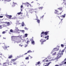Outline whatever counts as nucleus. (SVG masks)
<instances>
[{
	"instance_id": "f257e3e1",
	"label": "nucleus",
	"mask_w": 66,
	"mask_h": 66,
	"mask_svg": "<svg viewBox=\"0 0 66 66\" xmlns=\"http://www.w3.org/2000/svg\"><path fill=\"white\" fill-rule=\"evenodd\" d=\"M21 36H22V35H21L20 36H11V38L12 39H13V37H19V38L21 39Z\"/></svg>"
},
{
	"instance_id": "f03ea898",
	"label": "nucleus",
	"mask_w": 66,
	"mask_h": 66,
	"mask_svg": "<svg viewBox=\"0 0 66 66\" xmlns=\"http://www.w3.org/2000/svg\"><path fill=\"white\" fill-rule=\"evenodd\" d=\"M17 57H18L17 58H16L15 59L12 60V61H16V60L17 59H18V58H20V57H21V56H18Z\"/></svg>"
},
{
	"instance_id": "7ed1b4c3",
	"label": "nucleus",
	"mask_w": 66,
	"mask_h": 66,
	"mask_svg": "<svg viewBox=\"0 0 66 66\" xmlns=\"http://www.w3.org/2000/svg\"><path fill=\"white\" fill-rule=\"evenodd\" d=\"M57 59H59V58H60V57H61V56L60 55V53H59L57 54Z\"/></svg>"
},
{
	"instance_id": "20e7f679",
	"label": "nucleus",
	"mask_w": 66,
	"mask_h": 66,
	"mask_svg": "<svg viewBox=\"0 0 66 66\" xmlns=\"http://www.w3.org/2000/svg\"><path fill=\"white\" fill-rule=\"evenodd\" d=\"M59 48H54L53 49V50H54L55 51H57L58 50H59Z\"/></svg>"
},
{
	"instance_id": "39448f33",
	"label": "nucleus",
	"mask_w": 66,
	"mask_h": 66,
	"mask_svg": "<svg viewBox=\"0 0 66 66\" xmlns=\"http://www.w3.org/2000/svg\"><path fill=\"white\" fill-rule=\"evenodd\" d=\"M59 12V11H57V10H55V14H57V15H60V14H58L57 13H58Z\"/></svg>"
},
{
	"instance_id": "423d86ee",
	"label": "nucleus",
	"mask_w": 66,
	"mask_h": 66,
	"mask_svg": "<svg viewBox=\"0 0 66 66\" xmlns=\"http://www.w3.org/2000/svg\"><path fill=\"white\" fill-rule=\"evenodd\" d=\"M13 3H14V4L12 5V7H14V6H15L16 5V4H17V3H14V2H13Z\"/></svg>"
},
{
	"instance_id": "0eeeda50",
	"label": "nucleus",
	"mask_w": 66,
	"mask_h": 66,
	"mask_svg": "<svg viewBox=\"0 0 66 66\" xmlns=\"http://www.w3.org/2000/svg\"><path fill=\"white\" fill-rule=\"evenodd\" d=\"M8 17H9V19H12V18H11L12 17V16L11 15H7Z\"/></svg>"
},
{
	"instance_id": "6e6552de",
	"label": "nucleus",
	"mask_w": 66,
	"mask_h": 66,
	"mask_svg": "<svg viewBox=\"0 0 66 66\" xmlns=\"http://www.w3.org/2000/svg\"><path fill=\"white\" fill-rule=\"evenodd\" d=\"M4 1V2H5V1H7V2H10L11 1V0H2V1Z\"/></svg>"
},
{
	"instance_id": "1a4fd4ad",
	"label": "nucleus",
	"mask_w": 66,
	"mask_h": 66,
	"mask_svg": "<svg viewBox=\"0 0 66 66\" xmlns=\"http://www.w3.org/2000/svg\"><path fill=\"white\" fill-rule=\"evenodd\" d=\"M46 40H45L44 39V40H43V42H42L41 43V45H42V44H44V42H46Z\"/></svg>"
},
{
	"instance_id": "9d476101",
	"label": "nucleus",
	"mask_w": 66,
	"mask_h": 66,
	"mask_svg": "<svg viewBox=\"0 0 66 66\" xmlns=\"http://www.w3.org/2000/svg\"><path fill=\"white\" fill-rule=\"evenodd\" d=\"M31 44L32 45H35V42L34 41H32L31 42Z\"/></svg>"
},
{
	"instance_id": "9b49d317",
	"label": "nucleus",
	"mask_w": 66,
	"mask_h": 66,
	"mask_svg": "<svg viewBox=\"0 0 66 66\" xmlns=\"http://www.w3.org/2000/svg\"><path fill=\"white\" fill-rule=\"evenodd\" d=\"M65 16H66V14H64V15H62V17H63V18H65Z\"/></svg>"
},
{
	"instance_id": "f8f14e48",
	"label": "nucleus",
	"mask_w": 66,
	"mask_h": 66,
	"mask_svg": "<svg viewBox=\"0 0 66 66\" xmlns=\"http://www.w3.org/2000/svg\"><path fill=\"white\" fill-rule=\"evenodd\" d=\"M45 34V32H41V35H44Z\"/></svg>"
},
{
	"instance_id": "ddd939ff",
	"label": "nucleus",
	"mask_w": 66,
	"mask_h": 66,
	"mask_svg": "<svg viewBox=\"0 0 66 66\" xmlns=\"http://www.w3.org/2000/svg\"><path fill=\"white\" fill-rule=\"evenodd\" d=\"M24 26V23H23V22H22V26L23 27Z\"/></svg>"
},
{
	"instance_id": "4468645a",
	"label": "nucleus",
	"mask_w": 66,
	"mask_h": 66,
	"mask_svg": "<svg viewBox=\"0 0 66 66\" xmlns=\"http://www.w3.org/2000/svg\"><path fill=\"white\" fill-rule=\"evenodd\" d=\"M17 19V18L16 17H13L11 18V19Z\"/></svg>"
},
{
	"instance_id": "2eb2a0df",
	"label": "nucleus",
	"mask_w": 66,
	"mask_h": 66,
	"mask_svg": "<svg viewBox=\"0 0 66 66\" xmlns=\"http://www.w3.org/2000/svg\"><path fill=\"white\" fill-rule=\"evenodd\" d=\"M31 52H32L31 51L29 50L27 52V53H31Z\"/></svg>"
},
{
	"instance_id": "dca6fc26",
	"label": "nucleus",
	"mask_w": 66,
	"mask_h": 66,
	"mask_svg": "<svg viewBox=\"0 0 66 66\" xmlns=\"http://www.w3.org/2000/svg\"><path fill=\"white\" fill-rule=\"evenodd\" d=\"M27 4H29V3L27 2V3H23V4H24L25 5H26Z\"/></svg>"
},
{
	"instance_id": "f3484780",
	"label": "nucleus",
	"mask_w": 66,
	"mask_h": 66,
	"mask_svg": "<svg viewBox=\"0 0 66 66\" xmlns=\"http://www.w3.org/2000/svg\"><path fill=\"white\" fill-rule=\"evenodd\" d=\"M7 24V26H10V22H8Z\"/></svg>"
},
{
	"instance_id": "a211bd4d",
	"label": "nucleus",
	"mask_w": 66,
	"mask_h": 66,
	"mask_svg": "<svg viewBox=\"0 0 66 66\" xmlns=\"http://www.w3.org/2000/svg\"><path fill=\"white\" fill-rule=\"evenodd\" d=\"M20 31L21 32H22V33H24V30H20Z\"/></svg>"
},
{
	"instance_id": "6ab92c4d",
	"label": "nucleus",
	"mask_w": 66,
	"mask_h": 66,
	"mask_svg": "<svg viewBox=\"0 0 66 66\" xmlns=\"http://www.w3.org/2000/svg\"><path fill=\"white\" fill-rule=\"evenodd\" d=\"M37 22L38 23H40V20L38 19V20H37Z\"/></svg>"
},
{
	"instance_id": "aec40b11",
	"label": "nucleus",
	"mask_w": 66,
	"mask_h": 66,
	"mask_svg": "<svg viewBox=\"0 0 66 66\" xmlns=\"http://www.w3.org/2000/svg\"><path fill=\"white\" fill-rule=\"evenodd\" d=\"M44 34L45 35H47V32L46 31L44 32Z\"/></svg>"
},
{
	"instance_id": "412c9836",
	"label": "nucleus",
	"mask_w": 66,
	"mask_h": 66,
	"mask_svg": "<svg viewBox=\"0 0 66 66\" xmlns=\"http://www.w3.org/2000/svg\"><path fill=\"white\" fill-rule=\"evenodd\" d=\"M1 23H7V22H2V21H1Z\"/></svg>"
},
{
	"instance_id": "4be33fe9",
	"label": "nucleus",
	"mask_w": 66,
	"mask_h": 66,
	"mask_svg": "<svg viewBox=\"0 0 66 66\" xmlns=\"http://www.w3.org/2000/svg\"><path fill=\"white\" fill-rule=\"evenodd\" d=\"M16 43H20V42H21V41H19V42H14V44H15V43H16Z\"/></svg>"
},
{
	"instance_id": "5701e85b",
	"label": "nucleus",
	"mask_w": 66,
	"mask_h": 66,
	"mask_svg": "<svg viewBox=\"0 0 66 66\" xmlns=\"http://www.w3.org/2000/svg\"><path fill=\"white\" fill-rule=\"evenodd\" d=\"M43 39H41L40 40V42H43V41H44V40L43 41Z\"/></svg>"
},
{
	"instance_id": "b1692460",
	"label": "nucleus",
	"mask_w": 66,
	"mask_h": 66,
	"mask_svg": "<svg viewBox=\"0 0 66 66\" xmlns=\"http://www.w3.org/2000/svg\"><path fill=\"white\" fill-rule=\"evenodd\" d=\"M12 57V56L11 55V56H9V58H10V59H11Z\"/></svg>"
},
{
	"instance_id": "393cba45",
	"label": "nucleus",
	"mask_w": 66,
	"mask_h": 66,
	"mask_svg": "<svg viewBox=\"0 0 66 66\" xmlns=\"http://www.w3.org/2000/svg\"><path fill=\"white\" fill-rule=\"evenodd\" d=\"M16 62H14L13 63V64L14 65H16Z\"/></svg>"
},
{
	"instance_id": "a878e982",
	"label": "nucleus",
	"mask_w": 66,
	"mask_h": 66,
	"mask_svg": "<svg viewBox=\"0 0 66 66\" xmlns=\"http://www.w3.org/2000/svg\"><path fill=\"white\" fill-rule=\"evenodd\" d=\"M25 37H27L28 36V34H25Z\"/></svg>"
},
{
	"instance_id": "bb28decb",
	"label": "nucleus",
	"mask_w": 66,
	"mask_h": 66,
	"mask_svg": "<svg viewBox=\"0 0 66 66\" xmlns=\"http://www.w3.org/2000/svg\"><path fill=\"white\" fill-rule=\"evenodd\" d=\"M25 59H26V60H28L29 59V57H26L25 58Z\"/></svg>"
},
{
	"instance_id": "cd10ccee",
	"label": "nucleus",
	"mask_w": 66,
	"mask_h": 66,
	"mask_svg": "<svg viewBox=\"0 0 66 66\" xmlns=\"http://www.w3.org/2000/svg\"><path fill=\"white\" fill-rule=\"evenodd\" d=\"M47 38H49V36H46L45 37V38H47Z\"/></svg>"
},
{
	"instance_id": "c85d7f7f",
	"label": "nucleus",
	"mask_w": 66,
	"mask_h": 66,
	"mask_svg": "<svg viewBox=\"0 0 66 66\" xmlns=\"http://www.w3.org/2000/svg\"><path fill=\"white\" fill-rule=\"evenodd\" d=\"M65 48H66V47H65V49H64L62 51V52H64V51L65 49Z\"/></svg>"
},
{
	"instance_id": "c756f323",
	"label": "nucleus",
	"mask_w": 66,
	"mask_h": 66,
	"mask_svg": "<svg viewBox=\"0 0 66 66\" xmlns=\"http://www.w3.org/2000/svg\"><path fill=\"white\" fill-rule=\"evenodd\" d=\"M58 9L60 10H62V8H58Z\"/></svg>"
},
{
	"instance_id": "7c9ffc66",
	"label": "nucleus",
	"mask_w": 66,
	"mask_h": 66,
	"mask_svg": "<svg viewBox=\"0 0 66 66\" xmlns=\"http://www.w3.org/2000/svg\"><path fill=\"white\" fill-rule=\"evenodd\" d=\"M56 53V52H55L54 54H52L53 55H55Z\"/></svg>"
},
{
	"instance_id": "2f4dec72",
	"label": "nucleus",
	"mask_w": 66,
	"mask_h": 66,
	"mask_svg": "<svg viewBox=\"0 0 66 66\" xmlns=\"http://www.w3.org/2000/svg\"><path fill=\"white\" fill-rule=\"evenodd\" d=\"M61 47H64V45H63V44H61Z\"/></svg>"
},
{
	"instance_id": "473e14b6",
	"label": "nucleus",
	"mask_w": 66,
	"mask_h": 66,
	"mask_svg": "<svg viewBox=\"0 0 66 66\" xmlns=\"http://www.w3.org/2000/svg\"><path fill=\"white\" fill-rule=\"evenodd\" d=\"M43 7H39V9H43Z\"/></svg>"
},
{
	"instance_id": "72a5a7b5",
	"label": "nucleus",
	"mask_w": 66,
	"mask_h": 66,
	"mask_svg": "<svg viewBox=\"0 0 66 66\" xmlns=\"http://www.w3.org/2000/svg\"><path fill=\"white\" fill-rule=\"evenodd\" d=\"M21 12H20L18 13L17 14L18 15H20L21 14Z\"/></svg>"
},
{
	"instance_id": "f704fd0d",
	"label": "nucleus",
	"mask_w": 66,
	"mask_h": 66,
	"mask_svg": "<svg viewBox=\"0 0 66 66\" xmlns=\"http://www.w3.org/2000/svg\"><path fill=\"white\" fill-rule=\"evenodd\" d=\"M51 63V62H50L48 63L47 64V66H48V65Z\"/></svg>"
},
{
	"instance_id": "c9c22d12",
	"label": "nucleus",
	"mask_w": 66,
	"mask_h": 66,
	"mask_svg": "<svg viewBox=\"0 0 66 66\" xmlns=\"http://www.w3.org/2000/svg\"><path fill=\"white\" fill-rule=\"evenodd\" d=\"M10 32H13V30L12 29H11L10 31Z\"/></svg>"
},
{
	"instance_id": "e433bc0d",
	"label": "nucleus",
	"mask_w": 66,
	"mask_h": 66,
	"mask_svg": "<svg viewBox=\"0 0 66 66\" xmlns=\"http://www.w3.org/2000/svg\"><path fill=\"white\" fill-rule=\"evenodd\" d=\"M5 31H4L2 32V34H5Z\"/></svg>"
},
{
	"instance_id": "4c0bfd02",
	"label": "nucleus",
	"mask_w": 66,
	"mask_h": 66,
	"mask_svg": "<svg viewBox=\"0 0 66 66\" xmlns=\"http://www.w3.org/2000/svg\"><path fill=\"white\" fill-rule=\"evenodd\" d=\"M41 37H42L44 38V37H44V35H41Z\"/></svg>"
},
{
	"instance_id": "58836bf2",
	"label": "nucleus",
	"mask_w": 66,
	"mask_h": 66,
	"mask_svg": "<svg viewBox=\"0 0 66 66\" xmlns=\"http://www.w3.org/2000/svg\"><path fill=\"white\" fill-rule=\"evenodd\" d=\"M24 29L25 30H28V29H27V27L25 28Z\"/></svg>"
},
{
	"instance_id": "ea45409f",
	"label": "nucleus",
	"mask_w": 66,
	"mask_h": 66,
	"mask_svg": "<svg viewBox=\"0 0 66 66\" xmlns=\"http://www.w3.org/2000/svg\"><path fill=\"white\" fill-rule=\"evenodd\" d=\"M40 62H38L37 63V64H40Z\"/></svg>"
},
{
	"instance_id": "a19ab883",
	"label": "nucleus",
	"mask_w": 66,
	"mask_h": 66,
	"mask_svg": "<svg viewBox=\"0 0 66 66\" xmlns=\"http://www.w3.org/2000/svg\"><path fill=\"white\" fill-rule=\"evenodd\" d=\"M5 49H7V46H6L5 45Z\"/></svg>"
},
{
	"instance_id": "79ce46f5",
	"label": "nucleus",
	"mask_w": 66,
	"mask_h": 66,
	"mask_svg": "<svg viewBox=\"0 0 66 66\" xmlns=\"http://www.w3.org/2000/svg\"><path fill=\"white\" fill-rule=\"evenodd\" d=\"M3 66H7V65H6V64H3Z\"/></svg>"
},
{
	"instance_id": "37998d69",
	"label": "nucleus",
	"mask_w": 66,
	"mask_h": 66,
	"mask_svg": "<svg viewBox=\"0 0 66 66\" xmlns=\"http://www.w3.org/2000/svg\"><path fill=\"white\" fill-rule=\"evenodd\" d=\"M44 15H43L42 16L41 18H43V17H44Z\"/></svg>"
},
{
	"instance_id": "c03bdc74",
	"label": "nucleus",
	"mask_w": 66,
	"mask_h": 66,
	"mask_svg": "<svg viewBox=\"0 0 66 66\" xmlns=\"http://www.w3.org/2000/svg\"><path fill=\"white\" fill-rule=\"evenodd\" d=\"M63 64H64V63H62V64H60V66H62V65H63Z\"/></svg>"
},
{
	"instance_id": "a18cd8bd",
	"label": "nucleus",
	"mask_w": 66,
	"mask_h": 66,
	"mask_svg": "<svg viewBox=\"0 0 66 66\" xmlns=\"http://www.w3.org/2000/svg\"><path fill=\"white\" fill-rule=\"evenodd\" d=\"M63 53H61V54H60V55H63Z\"/></svg>"
},
{
	"instance_id": "49530a36",
	"label": "nucleus",
	"mask_w": 66,
	"mask_h": 66,
	"mask_svg": "<svg viewBox=\"0 0 66 66\" xmlns=\"http://www.w3.org/2000/svg\"><path fill=\"white\" fill-rule=\"evenodd\" d=\"M27 4H27L26 5H27V7H28V6H29V4Z\"/></svg>"
},
{
	"instance_id": "de8ad7c7",
	"label": "nucleus",
	"mask_w": 66,
	"mask_h": 66,
	"mask_svg": "<svg viewBox=\"0 0 66 66\" xmlns=\"http://www.w3.org/2000/svg\"><path fill=\"white\" fill-rule=\"evenodd\" d=\"M33 10V9H31L30 10V11H32V10Z\"/></svg>"
},
{
	"instance_id": "09e8293b",
	"label": "nucleus",
	"mask_w": 66,
	"mask_h": 66,
	"mask_svg": "<svg viewBox=\"0 0 66 66\" xmlns=\"http://www.w3.org/2000/svg\"><path fill=\"white\" fill-rule=\"evenodd\" d=\"M21 9L23 7V5H21Z\"/></svg>"
},
{
	"instance_id": "8fccbe9b",
	"label": "nucleus",
	"mask_w": 66,
	"mask_h": 66,
	"mask_svg": "<svg viewBox=\"0 0 66 66\" xmlns=\"http://www.w3.org/2000/svg\"><path fill=\"white\" fill-rule=\"evenodd\" d=\"M3 17V16H0V18H2Z\"/></svg>"
},
{
	"instance_id": "3c124183",
	"label": "nucleus",
	"mask_w": 66,
	"mask_h": 66,
	"mask_svg": "<svg viewBox=\"0 0 66 66\" xmlns=\"http://www.w3.org/2000/svg\"><path fill=\"white\" fill-rule=\"evenodd\" d=\"M24 55H21V56H20L21 57H23Z\"/></svg>"
},
{
	"instance_id": "603ef678",
	"label": "nucleus",
	"mask_w": 66,
	"mask_h": 66,
	"mask_svg": "<svg viewBox=\"0 0 66 66\" xmlns=\"http://www.w3.org/2000/svg\"><path fill=\"white\" fill-rule=\"evenodd\" d=\"M7 63L6 62H5V63H3V64H4L5 65V64H6V63Z\"/></svg>"
},
{
	"instance_id": "864d4df0",
	"label": "nucleus",
	"mask_w": 66,
	"mask_h": 66,
	"mask_svg": "<svg viewBox=\"0 0 66 66\" xmlns=\"http://www.w3.org/2000/svg\"><path fill=\"white\" fill-rule=\"evenodd\" d=\"M29 42H30V41H27V42L26 43H29Z\"/></svg>"
},
{
	"instance_id": "5fc2aeb1",
	"label": "nucleus",
	"mask_w": 66,
	"mask_h": 66,
	"mask_svg": "<svg viewBox=\"0 0 66 66\" xmlns=\"http://www.w3.org/2000/svg\"><path fill=\"white\" fill-rule=\"evenodd\" d=\"M28 46V45H25L24 46V47H25V48H26V47H27V46Z\"/></svg>"
},
{
	"instance_id": "6e6d98bb",
	"label": "nucleus",
	"mask_w": 66,
	"mask_h": 66,
	"mask_svg": "<svg viewBox=\"0 0 66 66\" xmlns=\"http://www.w3.org/2000/svg\"><path fill=\"white\" fill-rule=\"evenodd\" d=\"M26 54H27V53H25L24 55H26Z\"/></svg>"
},
{
	"instance_id": "4d7b16f0",
	"label": "nucleus",
	"mask_w": 66,
	"mask_h": 66,
	"mask_svg": "<svg viewBox=\"0 0 66 66\" xmlns=\"http://www.w3.org/2000/svg\"><path fill=\"white\" fill-rule=\"evenodd\" d=\"M55 66H59V65H55Z\"/></svg>"
},
{
	"instance_id": "13d9d810",
	"label": "nucleus",
	"mask_w": 66,
	"mask_h": 66,
	"mask_svg": "<svg viewBox=\"0 0 66 66\" xmlns=\"http://www.w3.org/2000/svg\"><path fill=\"white\" fill-rule=\"evenodd\" d=\"M16 31H19V29H17L16 30Z\"/></svg>"
},
{
	"instance_id": "bf43d9fd",
	"label": "nucleus",
	"mask_w": 66,
	"mask_h": 66,
	"mask_svg": "<svg viewBox=\"0 0 66 66\" xmlns=\"http://www.w3.org/2000/svg\"><path fill=\"white\" fill-rule=\"evenodd\" d=\"M36 15V17L37 18V19H38V17H37V16Z\"/></svg>"
},
{
	"instance_id": "052dcab7",
	"label": "nucleus",
	"mask_w": 66,
	"mask_h": 66,
	"mask_svg": "<svg viewBox=\"0 0 66 66\" xmlns=\"http://www.w3.org/2000/svg\"><path fill=\"white\" fill-rule=\"evenodd\" d=\"M64 61H66V58H65L64 60Z\"/></svg>"
},
{
	"instance_id": "680f3d73",
	"label": "nucleus",
	"mask_w": 66,
	"mask_h": 66,
	"mask_svg": "<svg viewBox=\"0 0 66 66\" xmlns=\"http://www.w3.org/2000/svg\"><path fill=\"white\" fill-rule=\"evenodd\" d=\"M37 4H38V5H40V4L39 3H37Z\"/></svg>"
},
{
	"instance_id": "e2e57ef3",
	"label": "nucleus",
	"mask_w": 66,
	"mask_h": 66,
	"mask_svg": "<svg viewBox=\"0 0 66 66\" xmlns=\"http://www.w3.org/2000/svg\"><path fill=\"white\" fill-rule=\"evenodd\" d=\"M0 28H2V25H0Z\"/></svg>"
},
{
	"instance_id": "0e129e2a",
	"label": "nucleus",
	"mask_w": 66,
	"mask_h": 66,
	"mask_svg": "<svg viewBox=\"0 0 66 66\" xmlns=\"http://www.w3.org/2000/svg\"><path fill=\"white\" fill-rule=\"evenodd\" d=\"M34 12H35L36 13V11H34Z\"/></svg>"
},
{
	"instance_id": "69168bd1",
	"label": "nucleus",
	"mask_w": 66,
	"mask_h": 66,
	"mask_svg": "<svg viewBox=\"0 0 66 66\" xmlns=\"http://www.w3.org/2000/svg\"><path fill=\"white\" fill-rule=\"evenodd\" d=\"M66 64V62H65L64 63V64Z\"/></svg>"
},
{
	"instance_id": "338daca9",
	"label": "nucleus",
	"mask_w": 66,
	"mask_h": 66,
	"mask_svg": "<svg viewBox=\"0 0 66 66\" xmlns=\"http://www.w3.org/2000/svg\"><path fill=\"white\" fill-rule=\"evenodd\" d=\"M46 39H47V40H48V39H49V38H47Z\"/></svg>"
},
{
	"instance_id": "774afa93",
	"label": "nucleus",
	"mask_w": 66,
	"mask_h": 66,
	"mask_svg": "<svg viewBox=\"0 0 66 66\" xmlns=\"http://www.w3.org/2000/svg\"><path fill=\"white\" fill-rule=\"evenodd\" d=\"M45 66H47V64H46V65H45Z\"/></svg>"
}]
</instances>
